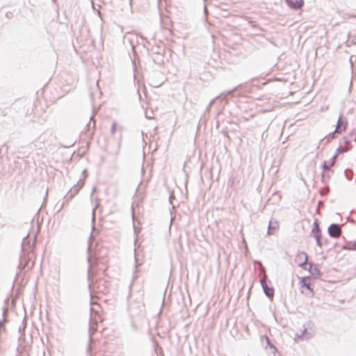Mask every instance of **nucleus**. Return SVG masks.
I'll return each mask as SVG.
<instances>
[{"mask_svg":"<svg viewBox=\"0 0 356 356\" xmlns=\"http://www.w3.org/2000/svg\"><path fill=\"white\" fill-rule=\"evenodd\" d=\"M300 291L302 293L307 296L312 297L314 296V291L312 287V284L311 279L309 277H302L300 280Z\"/></svg>","mask_w":356,"mask_h":356,"instance_id":"1","label":"nucleus"},{"mask_svg":"<svg viewBox=\"0 0 356 356\" xmlns=\"http://www.w3.org/2000/svg\"><path fill=\"white\" fill-rule=\"evenodd\" d=\"M348 127V121L343 117H340L337 121V125L335 131L333 133V137L337 134H341L344 132Z\"/></svg>","mask_w":356,"mask_h":356,"instance_id":"2","label":"nucleus"},{"mask_svg":"<svg viewBox=\"0 0 356 356\" xmlns=\"http://www.w3.org/2000/svg\"><path fill=\"white\" fill-rule=\"evenodd\" d=\"M328 233L331 237L339 238L341 235L342 230L340 225L332 224L328 228Z\"/></svg>","mask_w":356,"mask_h":356,"instance_id":"3","label":"nucleus"},{"mask_svg":"<svg viewBox=\"0 0 356 356\" xmlns=\"http://www.w3.org/2000/svg\"><path fill=\"white\" fill-rule=\"evenodd\" d=\"M295 262L299 266H302L307 264V255L305 252H299L296 255Z\"/></svg>","mask_w":356,"mask_h":356,"instance_id":"4","label":"nucleus"},{"mask_svg":"<svg viewBox=\"0 0 356 356\" xmlns=\"http://www.w3.org/2000/svg\"><path fill=\"white\" fill-rule=\"evenodd\" d=\"M261 283L266 295L269 298H273L274 295V289L271 287L268 286L266 282V277H264V278L261 281Z\"/></svg>","mask_w":356,"mask_h":356,"instance_id":"5","label":"nucleus"},{"mask_svg":"<svg viewBox=\"0 0 356 356\" xmlns=\"http://www.w3.org/2000/svg\"><path fill=\"white\" fill-rule=\"evenodd\" d=\"M312 234L316 238L318 244H320L321 232L317 220L314 223V228L312 229Z\"/></svg>","mask_w":356,"mask_h":356,"instance_id":"6","label":"nucleus"},{"mask_svg":"<svg viewBox=\"0 0 356 356\" xmlns=\"http://www.w3.org/2000/svg\"><path fill=\"white\" fill-rule=\"evenodd\" d=\"M288 5L293 8L298 9L300 8L303 5V0H286Z\"/></svg>","mask_w":356,"mask_h":356,"instance_id":"7","label":"nucleus"},{"mask_svg":"<svg viewBox=\"0 0 356 356\" xmlns=\"http://www.w3.org/2000/svg\"><path fill=\"white\" fill-rule=\"evenodd\" d=\"M345 151H346V149L341 150V149H340V148L339 149V152H345Z\"/></svg>","mask_w":356,"mask_h":356,"instance_id":"8","label":"nucleus"}]
</instances>
